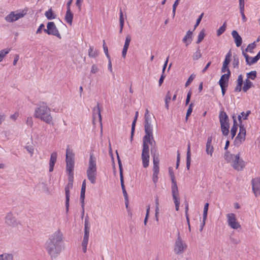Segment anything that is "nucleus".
I'll return each mask as SVG.
<instances>
[{"label":"nucleus","instance_id":"nucleus-1","mask_svg":"<svg viewBox=\"0 0 260 260\" xmlns=\"http://www.w3.org/2000/svg\"><path fill=\"white\" fill-rule=\"evenodd\" d=\"M145 135L143 137V149L141 154L143 166L146 168L149 164V147L151 146V153L155 150L156 142L153 136V126L151 124V118L149 110L147 109L144 115Z\"/></svg>","mask_w":260,"mask_h":260},{"label":"nucleus","instance_id":"nucleus-2","mask_svg":"<svg viewBox=\"0 0 260 260\" xmlns=\"http://www.w3.org/2000/svg\"><path fill=\"white\" fill-rule=\"evenodd\" d=\"M44 248L52 259L57 257L64 250L63 234L59 230L49 236L45 243Z\"/></svg>","mask_w":260,"mask_h":260},{"label":"nucleus","instance_id":"nucleus-3","mask_svg":"<svg viewBox=\"0 0 260 260\" xmlns=\"http://www.w3.org/2000/svg\"><path fill=\"white\" fill-rule=\"evenodd\" d=\"M34 117L48 124L51 123L53 121L50 109L44 102H40L37 105V107L35 111Z\"/></svg>","mask_w":260,"mask_h":260},{"label":"nucleus","instance_id":"nucleus-4","mask_svg":"<svg viewBox=\"0 0 260 260\" xmlns=\"http://www.w3.org/2000/svg\"><path fill=\"white\" fill-rule=\"evenodd\" d=\"M224 157L227 161L232 164V166L237 171H242L245 167V162L240 158L239 153L234 155L231 154L229 151H226Z\"/></svg>","mask_w":260,"mask_h":260},{"label":"nucleus","instance_id":"nucleus-5","mask_svg":"<svg viewBox=\"0 0 260 260\" xmlns=\"http://www.w3.org/2000/svg\"><path fill=\"white\" fill-rule=\"evenodd\" d=\"M96 160V158L94 156L93 153H90L86 173L88 180L92 184H95L96 182L97 174Z\"/></svg>","mask_w":260,"mask_h":260},{"label":"nucleus","instance_id":"nucleus-6","mask_svg":"<svg viewBox=\"0 0 260 260\" xmlns=\"http://www.w3.org/2000/svg\"><path fill=\"white\" fill-rule=\"evenodd\" d=\"M169 173L172 181V193L173 196V199L174 200V204L175 205V209L176 211L179 210V205H180V200L178 197L179 192L178 186L177 185V183L175 180V177L174 174V172L171 168H169Z\"/></svg>","mask_w":260,"mask_h":260},{"label":"nucleus","instance_id":"nucleus-7","mask_svg":"<svg viewBox=\"0 0 260 260\" xmlns=\"http://www.w3.org/2000/svg\"><path fill=\"white\" fill-rule=\"evenodd\" d=\"M187 247V244L182 239L180 233L178 232L177 238L174 244V252L178 255L181 254L186 250Z\"/></svg>","mask_w":260,"mask_h":260},{"label":"nucleus","instance_id":"nucleus-8","mask_svg":"<svg viewBox=\"0 0 260 260\" xmlns=\"http://www.w3.org/2000/svg\"><path fill=\"white\" fill-rule=\"evenodd\" d=\"M5 223L9 226L16 227L21 224L20 221L18 220L12 212H9L5 218Z\"/></svg>","mask_w":260,"mask_h":260},{"label":"nucleus","instance_id":"nucleus-9","mask_svg":"<svg viewBox=\"0 0 260 260\" xmlns=\"http://www.w3.org/2000/svg\"><path fill=\"white\" fill-rule=\"evenodd\" d=\"M47 29H44V31L48 35L56 36L61 39V36L53 22H49L47 23Z\"/></svg>","mask_w":260,"mask_h":260},{"label":"nucleus","instance_id":"nucleus-10","mask_svg":"<svg viewBox=\"0 0 260 260\" xmlns=\"http://www.w3.org/2000/svg\"><path fill=\"white\" fill-rule=\"evenodd\" d=\"M229 225L233 229H238L241 227L240 223L237 221L235 214L229 213L227 214Z\"/></svg>","mask_w":260,"mask_h":260},{"label":"nucleus","instance_id":"nucleus-11","mask_svg":"<svg viewBox=\"0 0 260 260\" xmlns=\"http://www.w3.org/2000/svg\"><path fill=\"white\" fill-rule=\"evenodd\" d=\"M26 14L25 13L16 12H11L9 15L5 17V20L9 22H14L19 19L22 18Z\"/></svg>","mask_w":260,"mask_h":260},{"label":"nucleus","instance_id":"nucleus-12","mask_svg":"<svg viewBox=\"0 0 260 260\" xmlns=\"http://www.w3.org/2000/svg\"><path fill=\"white\" fill-rule=\"evenodd\" d=\"M93 123H94L96 119H99L100 124H102V116L100 108V104L98 103L97 106L93 108L92 110Z\"/></svg>","mask_w":260,"mask_h":260},{"label":"nucleus","instance_id":"nucleus-13","mask_svg":"<svg viewBox=\"0 0 260 260\" xmlns=\"http://www.w3.org/2000/svg\"><path fill=\"white\" fill-rule=\"evenodd\" d=\"M252 190L256 197L260 194V177H257L252 180Z\"/></svg>","mask_w":260,"mask_h":260},{"label":"nucleus","instance_id":"nucleus-14","mask_svg":"<svg viewBox=\"0 0 260 260\" xmlns=\"http://www.w3.org/2000/svg\"><path fill=\"white\" fill-rule=\"evenodd\" d=\"M242 55L244 56L245 58L246 62L247 64H249V66L252 65L255 63H256L260 58V51L258 52L257 54L254 57L252 61H249L250 56L245 53L244 51L242 52Z\"/></svg>","mask_w":260,"mask_h":260},{"label":"nucleus","instance_id":"nucleus-15","mask_svg":"<svg viewBox=\"0 0 260 260\" xmlns=\"http://www.w3.org/2000/svg\"><path fill=\"white\" fill-rule=\"evenodd\" d=\"M57 153L56 152H53L51 153L49 160V172L53 171L55 164L57 160Z\"/></svg>","mask_w":260,"mask_h":260},{"label":"nucleus","instance_id":"nucleus-16","mask_svg":"<svg viewBox=\"0 0 260 260\" xmlns=\"http://www.w3.org/2000/svg\"><path fill=\"white\" fill-rule=\"evenodd\" d=\"M232 35L234 39L236 46H240L242 43V39L241 37L239 35L238 32L235 30L232 31Z\"/></svg>","mask_w":260,"mask_h":260},{"label":"nucleus","instance_id":"nucleus-17","mask_svg":"<svg viewBox=\"0 0 260 260\" xmlns=\"http://www.w3.org/2000/svg\"><path fill=\"white\" fill-rule=\"evenodd\" d=\"M212 141V137L211 136L208 137L206 146V151L208 154L211 156H212L214 150L213 146L211 145Z\"/></svg>","mask_w":260,"mask_h":260},{"label":"nucleus","instance_id":"nucleus-18","mask_svg":"<svg viewBox=\"0 0 260 260\" xmlns=\"http://www.w3.org/2000/svg\"><path fill=\"white\" fill-rule=\"evenodd\" d=\"M231 75V72L227 73L222 75L219 81V85L227 86L228 85V81Z\"/></svg>","mask_w":260,"mask_h":260},{"label":"nucleus","instance_id":"nucleus-19","mask_svg":"<svg viewBox=\"0 0 260 260\" xmlns=\"http://www.w3.org/2000/svg\"><path fill=\"white\" fill-rule=\"evenodd\" d=\"M192 31L189 30L187 31L186 35L182 39V42L186 44V46H187L189 44L191 43L192 39Z\"/></svg>","mask_w":260,"mask_h":260},{"label":"nucleus","instance_id":"nucleus-20","mask_svg":"<svg viewBox=\"0 0 260 260\" xmlns=\"http://www.w3.org/2000/svg\"><path fill=\"white\" fill-rule=\"evenodd\" d=\"M219 121H220V124H221V123H223V124L229 123V117L224 111H220V112L219 113Z\"/></svg>","mask_w":260,"mask_h":260},{"label":"nucleus","instance_id":"nucleus-21","mask_svg":"<svg viewBox=\"0 0 260 260\" xmlns=\"http://www.w3.org/2000/svg\"><path fill=\"white\" fill-rule=\"evenodd\" d=\"M74 161H66V169L69 176H74Z\"/></svg>","mask_w":260,"mask_h":260},{"label":"nucleus","instance_id":"nucleus-22","mask_svg":"<svg viewBox=\"0 0 260 260\" xmlns=\"http://www.w3.org/2000/svg\"><path fill=\"white\" fill-rule=\"evenodd\" d=\"M237 85L235 88V92H240L242 90V85L243 84V76L242 75L238 76V79L237 80Z\"/></svg>","mask_w":260,"mask_h":260},{"label":"nucleus","instance_id":"nucleus-23","mask_svg":"<svg viewBox=\"0 0 260 260\" xmlns=\"http://www.w3.org/2000/svg\"><path fill=\"white\" fill-rule=\"evenodd\" d=\"M191 162L190 145L189 143L187 146V151L186 155V168L188 170L190 168Z\"/></svg>","mask_w":260,"mask_h":260},{"label":"nucleus","instance_id":"nucleus-24","mask_svg":"<svg viewBox=\"0 0 260 260\" xmlns=\"http://www.w3.org/2000/svg\"><path fill=\"white\" fill-rule=\"evenodd\" d=\"M73 19V13L71 10H67L65 20L67 22L70 24H72Z\"/></svg>","mask_w":260,"mask_h":260},{"label":"nucleus","instance_id":"nucleus-25","mask_svg":"<svg viewBox=\"0 0 260 260\" xmlns=\"http://www.w3.org/2000/svg\"><path fill=\"white\" fill-rule=\"evenodd\" d=\"M159 167H156V166L153 167L152 180L155 184H156L158 181V175L159 173Z\"/></svg>","mask_w":260,"mask_h":260},{"label":"nucleus","instance_id":"nucleus-26","mask_svg":"<svg viewBox=\"0 0 260 260\" xmlns=\"http://www.w3.org/2000/svg\"><path fill=\"white\" fill-rule=\"evenodd\" d=\"M155 217L156 221H158V214H159V200L157 196H155Z\"/></svg>","mask_w":260,"mask_h":260},{"label":"nucleus","instance_id":"nucleus-27","mask_svg":"<svg viewBox=\"0 0 260 260\" xmlns=\"http://www.w3.org/2000/svg\"><path fill=\"white\" fill-rule=\"evenodd\" d=\"M14 256L10 253H3L0 254V260H13Z\"/></svg>","mask_w":260,"mask_h":260},{"label":"nucleus","instance_id":"nucleus-28","mask_svg":"<svg viewBox=\"0 0 260 260\" xmlns=\"http://www.w3.org/2000/svg\"><path fill=\"white\" fill-rule=\"evenodd\" d=\"M221 130L223 135L226 136L229 133V123L226 124H220Z\"/></svg>","mask_w":260,"mask_h":260},{"label":"nucleus","instance_id":"nucleus-29","mask_svg":"<svg viewBox=\"0 0 260 260\" xmlns=\"http://www.w3.org/2000/svg\"><path fill=\"white\" fill-rule=\"evenodd\" d=\"M66 194V212H68L69 209L70 202V190L64 189Z\"/></svg>","mask_w":260,"mask_h":260},{"label":"nucleus","instance_id":"nucleus-30","mask_svg":"<svg viewBox=\"0 0 260 260\" xmlns=\"http://www.w3.org/2000/svg\"><path fill=\"white\" fill-rule=\"evenodd\" d=\"M88 55L90 57L95 58L99 55V52L97 50H94L93 47L90 46L88 50Z\"/></svg>","mask_w":260,"mask_h":260},{"label":"nucleus","instance_id":"nucleus-31","mask_svg":"<svg viewBox=\"0 0 260 260\" xmlns=\"http://www.w3.org/2000/svg\"><path fill=\"white\" fill-rule=\"evenodd\" d=\"M252 86V83L248 79H247L245 80L242 89L244 92H246Z\"/></svg>","mask_w":260,"mask_h":260},{"label":"nucleus","instance_id":"nucleus-32","mask_svg":"<svg viewBox=\"0 0 260 260\" xmlns=\"http://www.w3.org/2000/svg\"><path fill=\"white\" fill-rule=\"evenodd\" d=\"M45 15L48 20H52L56 17V15L54 14L51 8L45 12Z\"/></svg>","mask_w":260,"mask_h":260},{"label":"nucleus","instance_id":"nucleus-33","mask_svg":"<svg viewBox=\"0 0 260 260\" xmlns=\"http://www.w3.org/2000/svg\"><path fill=\"white\" fill-rule=\"evenodd\" d=\"M119 22H120V31H119V32H120V33H121L123 28L124 23L123 13H122L121 9H120Z\"/></svg>","mask_w":260,"mask_h":260},{"label":"nucleus","instance_id":"nucleus-34","mask_svg":"<svg viewBox=\"0 0 260 260\" xmlns=\"http://www.w3.org/2000/svg\"><path fill=\"white\" fill-rule=\"evenodd\" d=\"M74 176H69V182L64 189L69 190L73 188Z\"/></svg>","mask_w":260,"mask_h":260},{"label":"nucleus","instance_id":"nucleus-35","mask_svg":"<svg viewBox=\"0 0 260 260\" xmlns=\"http://www.w3.org/2000/svg\"><path fill=\"white\" fill-rule=\"evenodd\" d=\"M202 57V53L201 52V50L200 49V47H199L196 52L193 53L192 55V59L193 60H197L200 58Z\"/></svg>","mask_w":260,"mask_h":260},{"label":"nucleus","instance_id":"nucleus-36","mask_svg":"<svg viewBox=\"0 0 260 260\" xmlns=\"http://www.w3.org/2000/svg\"><path fill=\"white\" fill-rule=\"evenodd\" d=\"M226 22H224L223 25L220 26L219 29L217 30V36H220L221 34H222L226 29Z\"/></svg>","mask_w":260,"mask_h":260},{"label":"nucleus","instance_id":"nucleus-37","mask_svg":"<svg viewBox=\"0 0 260 260\" xmlns=\"http://www.w3.org/2000/svg\"><path fill=\"white\" fill-rule=\"evenodd\" d=\"M171 99V94L170 91H168L165 97V107L167 109H169V103Z\"/></svg>","mask_w":260,"mask_h":260},{"label":"nucleus","instance_id":"nucleus-38","mask_svg":"<svg viewBox=\"0 0 260 260\" xmlns=\"http://www.w3.org/2000/svg\"><path fill=\"white\" fill-rule=\"evenodd\" d=\"M10 49H6L2 50L0 51V62H1L3 59H4V57L9 53L10 52Z\"/></svg>","mask_w":260,"mask_h":260},{"label":"nucleus","instance_id":"nucleus-39","mask_svg":"<svg viewBox=\"0 0 260 260\" xmlns=\"http://www.w3.org/2000/svg\"><path fill=\"white\" fill-rule=\"evenodd\" d=\"M205 31L204 29H202L199 33L198 37V40L197 41V44H199L201 43L204 39L205 37Z\"/></svg>","mask_w":260,"mask_h":260},{"label":"nucleus","instance_id":"nucleus-40","mask_svg":"<svg viewBox=\"0 0 260 260\" xmlns=\"http://www.w3.org/2000/svg\"><path fill=\"white\" fill-rule=\"evenodd\" d=\"M239 64V58L237 56L234 55L233 60V66L234 68L238 69Z\"/></svg>","mask_w":260,"mask_h":260},{"label":"nucleus","instance_id":"nucleus-41","mask_svg":"<svg viewBox=\"0 0 260 260\" xmlns=\"http://www.w3.org/2000/svg\"><path fill=\"white\" fill-rule=\"evenodd\" d=\"M256 46L255 42H253L252 43L249 44L247 48L245 49L246 52H249L250 53L253 52V50L255 48Z\"/></svg>","mask_w":260,"mask_h":260},{"label":"nucleus","instance_id":"nucleus-42","mask_svg":"<svg viewBox=\"0 0 260 260\" xmlns=\"http://www.w3.org/2000/svg\"><path fill=\"white\" fill-rule=\"evenodd\" d=\"M245 140V135H242L240 134H238L236 138L235 142L238 143V141H239V144H240L242 142H243Z\"/></svg>","mask_w":260,"mask_h":260},{"label":"nucleus","instance_id":"nucleus-43","mask_svg":"<svg viewBox=\"0 0 260 260\" xmlns=\"http://www.w3.org/2000/svg\"><path fill=\"white\" fill-rule=\"evenodd\" d=\"M193 106H194V105H193V103H191L189 104V107H188V110H187V112H186V117H185L186 120H187L188 117L191 114V113L192 112V108H193Z\"/></svg>","mask_w":260,"mask_h":260},{"label":"nucleus","instance_id":"nucleus-44","mask_svg":"<svg viewBox=\"0 0 260 260\" xmlns=\"http://www.w3.org/2000/svg\"><path fill=\"white\" fill-rule=\"evenodd\" d=\"M247 77L248 78H250L251 80H254L256 77V72L255 71H251L247 74Z\"/></svg>","mask_w":260,"mask_h":260},{"label":"nucleus","instance_id":"nucleus-45","mask_svg":"<svg viewBox=\"0 0 260 260\" xmlns=\"http://www.w3.org/2000/svg\"><path fill=\"white\" fill-rule=\"evenodd\" d=\"M209 207V204L206 203L204 207L203 211V220H206L207 216V212Z\"/></svg>","mask_w":260,"mask_h":260},{"label":"nucleus","instance_id":"nucleus-46","mask_svg":"<svg viewBox=\"0 0 260 260\" xmlns=\"http://www.w3.org/2000/svg\"><path fill=\"white\" fill-rule=\"evenodd\" d=\"M85 193V191L81 190L80 202L81 203V207H82V208H83V207H84Z\"/></svg>","mask_w":260,"mask_h":260},{"label":"nucleus","instance_id":"nucleus-47","mask_svg":"<svg viewBox=\"0 0 260 260\" xmlns=\"http://www.w3.org/2000/svg\"><path fill=\"white\" fill-rule=\"evenodd\" d=\"M196 77V75L194 74H191L189 77L188 78L187 81L185 83V86L187 87L188 85H190L191 82Z\"/></svg>","mask_w":260,"mask_h":260},{"label":"nucleus","instance_id":"nucleus-48","mask_svg":"<svg viewBox=\"0 0 260 260\" xmlns=\"http://www.w3.org/2000/svg\"><path fill=\"white\" fill-rule=\"evenodd\" d=\"M68 156V157H74V154L72 150L69 148V146H68L66 149V156Z\"/></svg>","mask_w":260,"mask_h":260},{"label":"nucleus","instance_id":"nucleus-49","mask_svg":"<svg viewBox=\"0 0 260 260\" xmlns=\"http://www.w3.org/2000/svg\"><path fill=\"white\" fill-rule=\"evenodd\" d=\"M131 41V36L129 35H127L126 37L125 40V43H124V45L123 47H125V48H128V47H129Z\"/></svg>","mask_w":260,"mask_h":260},{"label":"nucleus","instance_id":"nucleus-50","mask_svg":"<svg viewBox=\"0 0 260 260\" xmlns=\"http://www.w3.org/2000/svg\"><path fill=\"white\" fill-rule=\"evenodd\" d=\"M239 128H240V131H239V134H242V135L244 136V135H245L246 136V128H245L244 126L243 125H242V124H241L239 126Z\"/></svg>","mask_w":260,"mask_h":260},{"label":"nucleus","instance_id":"nucleus-51","mask_svg":"<svg viewBox=\"0 0 260 260\" xmlns=\"http://www.w3.org/2000/svg\"><path fill=\"white\" fill-rule=\"evenodd\" d=\"M238 127L236 126H232L231 130V138L233 139L234 137L235 136L237 131Z\"/></svg>","mask_w":260,"mask_h":260},{"label":"nucleus","instance_id":"nucleus-52","mask_svg":"<svg viewBox=\"0 0 260 260\" xmlns=\"http://www.w3.org/2000/svg\"><path fill=\"white\" fill-rule=\"evenodd\" d=\"M191 94H192V92H191V90L190 89L187 94L186 99V101H185V105L186 106H187L189 103Z\"/></svg>","mask_w":260,"mask_h":260},{"label":"nucleus","instance_id":"nucleus-53","mask_svg":"<svg viewBox=\"0 0 260 260\" xmlns=\"http://www.w3.org/2000/svg\"><path fill=\"white\" fill-rule=\"evenodd\" d=\"M89 232V228L88 227V216H87L85 219L84 232Z\"/></svg>","mask_w":260,"mask_h":260},{"label":"nucleus","instance_id":"nucleus-54","mask_svg":"<svg viewBox=\"0 0 260 260\" xmlns=\"http://www.w3.org/2000/svg\"><path fill=\"white\" fill-rule=\"evenodd\" d=\"M120 183H121L122 190H125V186L124 184V179H123V173H120Z\"/></svg>","mask_w":260,"mask_h":260},{"label":"nucleus","instance_id":"nucleus-55","mask_svg":"<svg viewBox=\"0 0 260 260\" xmlns=\"http://www.w3.org/2000/svg\"><path fill=\"white\" fill-rule=\"evenodd\" d=\"M227 72V73H229V72H231L229 67H228V66L226 65V64H222V67L221 68V72L222 73H224V72Z\"/></svg>","mask_w":260,"mask_h":260},{"label":"nucleus","instance_id":"nucleus-56","mask_svg":"<svg viewBox=\"0 0 260 260\" xmlns=\"http://www.w3.org/2000/svg\"><path fill=\"white\" fill-rule=\"evenodd\" d=\"M203 15H204V13H203L200 15V16L197 19L196 24L194 25V29H195L199 25V24L201 22V21L203 18Z\"/></svg>","mask_w":260,"mask_h":260},{"label":"nucleus","instance_id":"nucleus-57","mask_svg":"<svg viewBox=\"0 0 260 260\" xmlns=\"http://www.w3.org/2000/svg\"><path fill=\"white\" fill-rule=\"evenodd\" d=\"M149 210H150V207H149V206H148L147 207V210H146V216H145V218L144 221V223L145 225H146V223L147 222V220H148L149 214Z\"/></svg>","mask_w":260,"mask_h":260},{"label":"nucleus","instance_id":"nucleus-58","mask_svg":"<svg viewBox=\"0 0 260 260\" xmlns=\"http://www.w3.org/2000/svg\"><path fill=\"white\" fill-rule=\"evenodd\" d=\"M138 115H139V112L138 111H136L135 113V115L134 117V120H133V121L132 122V126H133V127H135V126H136V123L138 117Z\"/></svg>","mask_w":260,"mask_h":260},{"label":"nucleus","instance_id":"nucleus-59","mask_svg":"<svg viewBox=\"0 0 260 260\" xmlns=\"http://www.w3.org/2000/svg\"><path fill=\"white\" fill-rule=\"evenodd\" d=\"M122 192L124 197L125 201V205L126 207H127L128 206V196L127 193L126 192V190H122Z\"/></svg>","mask_w":260,"mask_h":260},{"label":"nucleus","instance_id":"nucleus-60","mask_svg":"<svg viewBox=\"0 0 260 260\" xmlns=\"http://www.w3.org/2000/svg\"><path fill=\"white\" fill-rule=\"evenodd\" d=\"M117 159H118V166H119V168L120 173H123L122 163H121V161L120 160V159L119 156L118 154H117Z\"/></svg>","mask_w":260,"mask_h":260},{"label":"nucleus","instance_id":"nucleus-61","mask_svg":"<svg viewBox=\"0 0 260 260\" xmlns=\"http://www.w3.org/2000/svg\"><path fill=\"white\" fill-rule=\"evenodd\" d=\"M159 160L157 157L155 156V155L153 156V167L156 166V167H159Z\"/></svg>","mask_w":260,"mask_h":260},{"label":"nucleus","instance_id":"nucleus-62","mask_svg":"<svg viewBox=\"0 0 260 260\" xmlns=\"http://www.w3.org/2000/svg\"><path fill=\"white\" fill-rule=\"evenodd\" d=\"M250 114V111L248 110L246 112V113H244V112H242L241 113V115H242V116L243 117V119L246 120L247 119V117L248 116V115Z\"/></svg>","mask_w":260,"mask_h":260},{"label":"nucleus","instance_id":"nucleus-63","mask_svg":"<svg viewBox=\"0 0 260 260\" xmlns=\"http://www.w3.org/2000/svg\"><path fill=\"white\" fill-rule=\"evenodd\" d=\"M26 124L30 126H32L33 124V120L32 117H28L26 119Z\"/></svg>","mask_w":260,"mask_h":260},{"label":"nucleus","instance_id":"nucleus-64","mask_svg":"<svg viewBox=\"0 0 260 260\" xmlns=\"http://www.w3.org/2000/svg\"><path fill=\"white\" fill-rule=\"evenodd\" d=\"M99 70V69L95 64L92 65L91 69V73L93 74L96 73Z\"/></svg>","mask_w":260,"mask_h":260}]
</instances>
